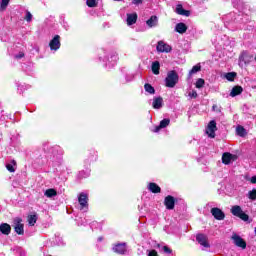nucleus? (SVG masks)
<instances>
[{
    "label": "nucleus",
    "mask_w": 256,
    "mask_h": 256,
    "mask_svg": "<svg viewBox=\"0 0 256 256\" xmlns=\"http://www.w3.org/2000/svg\"><path fill=\"white\" fill-rule=\"evenodd\" d=\"M177 83H179V74L175 70L169 71L165 78V86L173 89Z\"/></svg>",
    "instance_id": "nucleus-1"
},
{
    "label": "nucleus",
    "mask_w": 256,
    "mask_h": 256,
    "mask_svg": "<svg viewBox=\"0 0 256 256\" xmlns=\"http://www.w3.org/2000/svg\"><path fill=\"white\" fill-rule=\"evenodd\" d=\"M230 212L234 217H238L242 221H249V215H247L239 205L232 206Z\"/></svg>",
    "instance_id": "nucleus-2"
},
{
    "label": "nucleus",
    "mask_w": 256,
    "mask_h": 256,
    "mask_svg": "<svg viewBox=\"0 0 256 256\" xmlns=\"http://www.w3.org/2000/svg\"><path fill=\"white\" fill-rule=\"evenodd\" d=\"M78 203L80 205V211H87V209H89V196L84 192L80 193Z\"/></svg>",
    "instance_id": "nucleus-3"
},
{
    "label": "nucleus",
    "mask_w": 256,
    "mask_h": 256,
    "mask_svg": "<svg viewBox=\"0 0 256 256\" xmlns=\"http://www.w3.org/2000/svg\"><path fill=\"white\" fill-rule=\"evenodd\" d=\"M215 131H217V122L211 120L206 129V133L211 139H215Z\"/></svg>",
    "instance_id": "nucleus-4"
},
{
    "label": "nucleus",
    "mask_w": 256,
    "mask_h": 256,
    "mask_svg": "<svg viewBox=\"0 0 256 256\" xmlns=\"http://www.w3.org/2000/svg\"><path fill=\"white\" fill-rule=\"evenodd\" d=\"M49 47L51 51H57L61 47V36L55 35L54 38L50 41Z\"/></svg>",
    "instance_id": "nucleus-5"
},
{
    "label": "nucleus",
    "mask_w": 256,
    "mask_h": 256,
    "mask_svg": "<svg viewBox=\"0 0 256 256\" xmlns=\"http://www.w3.org/2000/svg\"><path fill=\"white\" fill-rule=\"evenodd\" d=\"M22 221L23 220L21 218H16L14 220L15 233H17L18 235H23L25 233V229H24Z\"/></svg>",
    "instance_id": "nucleus-6"
},
{
    "label": "nucleus",
    "mask_w": 256,
    "mask_h": 256,
    "mask_svg": "<svg viewBox=\"0 0 256 256\" xmlns=\"http://www.w3.org/2000/svg\"><path fill=\"white\" fill-rule=\"evenodd\" d=\"M232 240L234 242V245H236V247H240L241 249L247 248V242H245V240H243V238H241V236L234 234L232 236Z\"/></svg>",
    "instance_id": "nucleus-7"
},
{
    "label": "nucleus",
    "mask_w": 256,
    "mask_h": 256,
    "mask_svg": "<svg viewBox=\"0 0 256 256\" xmlns=\"http://www.w3.org/2000/svg\"><path fill=\"white\" fill-rule=\"evenodd\" d=\"M158 53H171V46L164 41H159L156 47Z\"/></svg>",
    "instance_id": "nucleus-8"
},
{
    "label": "nucleus",
    "mask_w": 256,
    "mask_h": 256,
    "mask_svg": "<svg viewBox=\"0 0 256 256\" xmlns=\"http://www.w3.org/2000/svg\"><path fill=\"white\" fill-rule=\"evenodd\" d=\"M196 241L202 247H206V248L211 247V245H209V239L207 238V235H205V234H197Z\"/></svg>",
    "instance_id": "nucleus-9"
},
{
    "label": "nucleus",
    "mask_w": 256,
    "mask_h": 256,
    "mask_svg": "<svg viewBox=\"0 0 256 256\" xmlns=\"http://www.w3.org/2000/svg\"><path fill=\"white\" fill-rule=\"evenodd\" d=\"M164 205L169 211L175 209V198L171 195L166 196L164 199Z\"/></svg>",
    "instance_id": "nucleus-10"
},
{
    "label": "nucleus",
    "mask_w": 256,
    "mask_h": 256,
    "mask_svg": "<svg viewBox=\"0 0 256 256\" xmlns=\"http://www.w3.org/2000/svg\"><path fill=\"white\" fill-rule=\"evenodd\" d=\"M113 251L115 253H118L119 255H125L127 253V244L126 243H119L116 244L113 248Z\"/></svg>",
    "instance_id": "nucleus-11"
},
{
    "label": "nucleus",
    "mask_w": 256,
    "mask_h": 256,
    "mask_svg": "<svg viewBox=\"0 0 256 256\" xmlns=\"http://www.w3.org/2000/svg\"><path fill=\"white\" fill-rule=\"evenodd\" d=\"M211 213L213 217L217 219V221H223V219H225V213L219 208H212Z\"/></svg>",
    "instance_id": "nucleus-12"
},
{
    "label": "nucleus",
    "mask_w": 256,
    "mask_h": 256,
    "mask_svg": "<svg viewBox=\"0 0 256 256\" xmlns=\"http://www.w3.org/2000/svg\"><path fill=\"white\" fill-rule=\"evenodd\" d=\"M251 59H253V55L247 52H242V54L240 55V61H242V63H245V65H249V63H251Z\"/></svg>",
    "instance_id": "nucleus-13"
},
{
    "label": "nucleus",
    "mask_w": 256,
    "mask_h": 256,
    "mask_svg": "<svg viewBox=\"0 0 256 256\" xmlns=\"http://www.w3.org/2000/svg\"><path fill=\"white\" fill-rule=\"evenodd\" d=\"M171 123V120L165 118L163 119L158 126L155 127L154 132L159 133L161 129H165V127H168V125Z\"/></svg>",
    "instance_id": "nucleus-14"
},
{
    "label": "nucleus",
    "mask_w": 256,
    "mask_h": 256,
    "mask_svg": "<svg viewBox=\"0 0 256 256\" xmlns=\"http://www.w3.org/2000/svg\"><path fill=\"white\" fill-rule=\"evenodd\" d=\"M152 107L153 109H161L163 107V97H154Z\"/></svg>",
    "instance_id": "nucleus-15"
},
{
    "label": "nucleus",
    "mask_w": 256,
    "mask_h": 256,
    "mask_svg": "<svg viewBox=\"0 0 256 256\" xmlns=\"http://www.w3.org/2000/svg\"><path fill=\"white\" fill-rule=\"evenodd\" d=\"M137 23V13L127 14V25H135Z\"/></svg>",
    "instance_id": "nucleus-16"
},
{
    "label": "nucleus",
    "mask_w": 256,
    "mask_h": 256,
    "mask_svg": "<svg viewBox=\"0 0 256 256\" xmlns=\"http://www.w3.org/2000/svg\"><path fill=\"white\" fill-rule=\"evenodd\" d=\"M175 31L180 34L186 33L187 25L183 22H180V23L176 24Z\"/></svg>",
    "instance_id": "nucleus-17"
},
{
    "label": "nucleus",
    "mask_w": 256,
    "mask_h": 256,
    "mask_svg": "<svg viewBox=\"0 0 256 256\" xmlns=\"http://www.w3.org/2000/svg\"><path fill=\"white\" fill-rule=\"evenodd\" d=\"M243 93V87L234 86L230 92V97H237V95H241Z\"/></svg>",
    "instance_id": "nucleus-18"
},
{
    "label": "nucleus",
    "mask_w": 256,
    "mask_h": 256,
    "mask_svg": "<svg viewBox=\"0 0 256 256\" xmlns=\"http://www.w3.org/2000/svg\"><path fill=\"white\" fill-rule=\"evenodd\" d=\"M232 160L233 154L226 152L222 155V163H224V165H229V163H231Z\"/></svg>",
    "instance_id": "nucleus-19"
},
{
    "label": "nucleus",
    "mask_w": 256,
    "mask_h": 256,
    "mask_svg": "<svg viewBox=\"0 0 256 256\" xmlns=\"http://www.w3.org/2000/svg\"><path fill=\"white\" fill-rule=\"evenodd\" d=\"M151 69L154 75H159L160 73L159 71L161 69V63H159V61L152 62Z\"/></svg>",
    "instance_id": "nucleus-20"
},
{
    "label": "nucleus",
    "mask_w": 256,
    "mask_h": 256,
    "mask_svg": "<svg viewBox=\"0 0 256 256\" xmlns=\"http://www.w3.org/2000/svg\"><path fill=\"white\" fill-rule=\"evenodd\" d=\"M0 232H2L3 235H9V233H11V225L2 223L0 225Z\"/></svg>",
    "instance_id": "nucleus-21"
},
{
    "label": "nucleus",
    "mask_w": 256,
    "mask_h": 256,
    "mask_svg": "<svg viewBox=\"0 0 256 256\" xmlns=\"http://www.w3.org/2000/svg\"><path fill=\"white\" fill-rule=\"evenodd\" d=\"M176 13L178 15H184L185 17H189V11L183 9V5H181V4H178L176 6Z\"/></svg>",
    "instance_id": "nucleus-22"
},
{
    "label": "nucleus",
    "mask_w": 256,
    "mask_h": 256,
    "mask_svg": "<svg viewBox=\"0 0 256 256\" xmlns=\"http://www.w3.org/2000/svg\"><path fill=\"white\" fill-rule=\"evenodd\" d=\"M148 189L151 191V193H159L161 191V187L154 182L149 183Z\"/></svg>",
    "instance_id": "nucleus-23"
},
{
    "label": "nucleus",
    "mask_w": 256,
    "mask_h": 256,
    "mask_svg": "<svg viewBox=\"0 0 256 256\" xmlns=\"http://www.w3.org/2000/svg\"><path fill=\"white\" fill-rule=\"evenodd\" d=\"M158 21L157 16H151L150 19L146 21V25H148V27H157Z\"/></svg>",
    "instance_id": "nucleus-24"
},
{
    "label": "nucleus",
    "mask_w": 256,
    "mask_h": 256,
    "mask_svg": "<svg viewBox=\"0 0 256 256\" xmlns=\"http://www.w3.org/2000/svg\"><path fill=\"white\" fill-rule=\"evenodd\" d=\"M44 195L49 199H51V197H57V190L53 188L47 189Z\"/></svg>",
    "instance_id": "nucleus-25"
},
{
    "label": "nucleus",
    "mask_w": 256,
    "mask_h": 256,
    "mask_svg": "<svg viewBox=\"0 0 256 256\" xmlns=\"http://www.w3.org/2000/svg\"><path fill=\"white\" fill-rule=\"evenodd\" d=\"M201 71V64H196L192 67V69L189 71V77L195 75V73H199Z\"/></svg>",
    "instance_id": "nucleus-26"
},
{
    "label": "nucleus",
    "mask_w": 256,
    "mask_h": 256,
    "mask_svg": "<svg viewBox=\"0 0 256 256\" xmlns=\"http://www.w3.org/2000/svg\"><path fill=\"white\" fill-rule=\"evenodd\" d=\"M144 89H145L146 93H149L150 95H155V88L152 87L151 84L146 83V84L144 85Z\"/></svg>",
    "instance_id": "nucleus-27"
},
{
    "label": "nucleus",
    "mask_w": 256,
    "mask_h": 256,
    "mask_svg": "<svg viewBox=\"0 0 256 256\" xmlns=\"http://www.w3.org/2000/svg\"><path fill=\"white\" fill-rule=\"evenodd\" d=\"M28 223L31 227H33L35 223H37V214L28 216Z\"/></svg>",
    "instance_id": "nucleus-28"
},
{
    "label": "nucleus",
    "mask_w": 256,
    "mask_h": 256,
    "mask_svg": "<svg viewBox=\"0 0 256 256\" xmlns=\"http://www.w3.org/2000/svg\"><path fill=\"white\" fill-rule=\"evenodd\" d=\"M248 199H250V201H256V189H252L248 192L247 194Z\"/></svg>",
    "instance_id": "nucleus-29"
},
{
    "label": "nucleus",
    "mask_w": 256,
    "mask_h": 256,
    "mask_svg": "<svg viewBox=\"0 0 256 256\" xmlns=\"http://www.w3.org/2000/svg\"><path fill=\"white\" fill-rule=\"evenodd\" d=\"M227 81H235V77H237V73L235 72H228L225 75Z\"/></svg>",
    "instance_id": "nucleus-30"
},
{
    "label": "nucleus",
    "mask_w": 256,
    "mask_h": 256,
    "mask_svg": "<svg viewBox=\"0 0 256 256\" xmlns=\"http://www.w3.org/2000/svg\"><path fill=\"white\" fill-rule=\"evenodd\" d=\"M196 89H203L204 85H205V80L203 78H199L196 81Z\"/></svg>",
    "instance_id": "nucleus-31"
},
{
    "label": "nucleus",
    "mask_w": 256,
    "mask_h": 256,
    "mask_svg": "<svg viewBox=\"0 0 256 256\" xmlns=\"http://www.w3.org/2000/svg\"><path fill=\"white\" fill-rule=\"evenodd\" d=\"M236 132L237 135H239L240 137H245V128H243V126H237L236 128Z\"/></svg>",
    "instance_id": "nucleus-32"
},
{
    "label": "nucleus",
    "mask_w": 256,
    "mask_h": 256,
    "mask_svg": "<svg viewBox=\"0 0 256 256\" xmlns=\"http://www.w3.org/2000/svg\"><path fill=\"white\" fill-rule=\"evenodd\" d=\"M24 19L27 21V23H31V21H33V14H31L29 10H26V16Z\"/></svg>",
    "instance_id": "nucleus-33"
},
{
    "label": "nucleus",
    "mask_w": 256,
    "mask_h": 256,
    "mask_svg": "<svg viewBox=\"0 0 256 256\" xmlns=\"http://www.w3.org/2000/svg\"><path fill=\"white\" fill-rule=\"evenodd\" d=\"M119 60V57L117 56V54H113L110 59H108L109 63H111V65H115V63H117V61Z\"/></svg>",
    "instance_id": "nucleus-34"
},
{
    "label": "nucleus",
    "mask_w": 256,
    "mask_h": 256,
    "mask_svg": "<svg viewBox=\"0 0 256 256\" xmlns=\"http://www.w3.org/2000/svg\"><path fill=\"white\" fill-rule=\"evenodd\" d=\"M9 1L10 0H2L1 1V6H0L1 11H5L7 9V6L9 5Z\"/></svg>",
    "instance_id": "nucleus-35"
},
{
    "label": "nucleus",
    "mask_w": 256,
    "mask_h": 256,
    "mask_svg": "<svg viewBox=\"0 0 256 256\" xmlns=\"http://www.w3.org/2000/svg\"><path fill=\"white\" fill-rule=\"evenodd\" d=\"M161 250L166 253L167 255H171L173 253V250H171V248H169V246H162Z\"/></svg>",
    "instance_id": "nucleus-36"
},
{
    "label": "nucleus",
    "mask_w": 256,
    "mask_h": 256,
    "mask_svg": "<svg viewBox=\"0 0 256 256\" xmlns=\"http://www.w3.org/2000/svg\"><path fill=\"white\" fill-rule=\"evenodd\" d=\"M86 5L88 7H97V0H87Z\"/></svg>",
    "instance_id": "nucleus-37"
},
{
    "label": "nucleus",
    "mask_w": 256,
    "mask_h": 256,
    "mask_svg": "<svg viewBox=\"0 0 256 256\" xmlns=\"http://www.w3.org/2000/svg\"><path fill=\"white\" fill-rule=\"evenodd\" d=\"M199 95L197 94L196 90H192L188 93V97H190V99H197Z\"/></svg>",
    "instance_id": "nucleus-38"
},
{
    "label": "nucleus",
    "mask_w": 256,
    "mask_h": 256,
    "mask_svg": "<svg viewBox=\"0 0 256 256\" xmlns=\"http://www.w3.org/2000/svg\"><path fill=\"white\" fill-rule=\"evenodd\" d=\"M6 168L10 173H15V168L13 167V164H7Z\"/></svg>",
    "instance_id": "nucleus-39"
},
{
    "label": "nucleus",
    "mask_w": 256,
    "mask_h": 256,
    "mask_svg": "<svg viewBox=\"0 0 256 256\" xmlns=\"http://www.w3.org/2000/svg\"><path fill=\"white\" fill-rule=\"evenodd\" d=\"M23 57H25V53L23 52H19L18 54L15 55L16 59H23Z\"/></svg>",
    "instance_id": "nucleus-40"
},
{
    "label": "nucleus",
    "mask_w": 256,
    "mask_h": 256,
    "mask_svg": "<svg viewBox=\"0 0 256 256\" xmlns=\"http://www.w3.org/2000/svg\"><path fill=\"white\" fill-rule=\"evenodd\" d=\"M148 256H159V254H157V250H151L149 251Z\"/></svg>",
    "instance_id": "nucleus-41"
},
{
    "label": "nucleus",
    "mask_w": 256,
    "mask_h": 256,
    "mask_svg": "<svg viewBox=\"0 0 256 256\" xmlns=\"http://www.w3.org/2000/svg\"><path fill=\"white\" fill-rule=\"evenodd\" d=\"M79 177H89V172H87L86 174H85V172L84 171H81L80 173H79Z\"/></svg>",
    "instance_id": "nucleus-42"
},
{
    "label": "nucleus",
    "mask_w": 256,
    "mask_h": 256,
    "mask_svg": "<svg viewBox=\"0 0 256 256\" xmlns=\"http://www.w3.org/2000/svg\"><path fill=\"white\" fill-rule=\"evenodd\" d=\"M134 5H139L143 3V0H132Z\"/></svg>",
    "instance_id": "nucleus-43"
},
{
    "label": "nucleus",
    "mask_w": 256,
    "mask_h": 256,
    "mask_svg": "<svg viewBox=\"0 0 256 256\" xmlns=\"http://www.w3.org/2000/svg\"><path fill=\"white\" fill-rule=\"evenodd\" d=\"M250 181H251V183L255 184L256 183V176H252Z\"/></svg>",
    "instance_id": "nucleus-44"
},
{
    "label": "nucleus",
    "mask_w": 256,
    "mask_h": 256,
    "mask_svg": "<svg viewBox=\"0 0 256 256\" xmlns=\"http://www.w3.org/2000/svg\"><path fill=\"white\" fill-rule=\"evenodd\" d=\"M212 109L215 111V109H217V105H213Z\"/></svg>",
    "instance_id": "nucleus-45"
},
{
    "label": "nucleus",
    "mask_w": 256,
    "mask_h": 256,
    "mask_svg": "<svg viewBox=\"0 0 256 256\" xmlns=\"http://www.w3.org/2000/svg\"><path fill=\"white\" fill-rule=\"evenodd\" d=\"M212 109L215 111V109H217V105H213Z\"/></svg>",
    "instance_id": "nucleus-46"
},
{
    "label": "nucleus",
    "mask_w": 256,
    "mask_h": 256,
    "mask_svg": "<svg viewBox=\"0 0 256 256\" xmlns=\"http://www.w3.org/2000/svg\"><path fill=\"white\" fill-rule=\"evenodd\" d=\"M13 165H17V163L15 162V160L12 161Z\"/></svg>",
    "instance_id": "nucleus-47"
},
{
    "label": "nucleus",
    "mask_w": 256,
    "mask_h": 256,
    "mask_svg": "<svg viewBox=\"0 0 256 256\" xmlns=\"http://www.w3.org/2000/svg\"><path fill=\"white\" fill-rule=\"evenodd\" d=\"M102 239H103V238L100 237V238H98V241H102Z\"/></svg>",
    "instance_id": "nucleus-48"
},
{
    "label": "nucleus",
    "mask_w": 256,
    "mask_h": 256,
    "mask_svg": "<svg viewBox=\"0 0 256 256\" xmlns=\"http://www.w3.org/2000/svg\"><path fill=\"white\" fill-rule=\"evenodd\" d=\"M158 247H159V249H161V245L160 244H158Z\"/></svg>",
    "instance_id": "nucleus-49"
},
{
    "label": "nucleus",
    "mask_w": 256,
    "mask_h": 256,
    "mask_svg": "<svg viewBox=\"0 0 256 256\" xmlns=\"http://www.w3.org/2000/svg\"><path fill=\"white\" fill-rule=\"evenodd\" d=\"M103 61H106V58H103Z\"/></svg>",
    "instance_id": "nucleus-50"
},
{
    "label": "nucleus",
    "mask_w": 256,
    "mask_h": 256,
    "mask_svg": "<svg viewBox=\"0 0 256 256\" xmlns=\"http://www.w3.org/2000/svg\"><path fill=\"white\" fill-rule=\"evenodd\" d=\"M114 1H121V0H114Z\"/></svg>",
    "instance_id": "nucleus-51"
}]
</instances>
